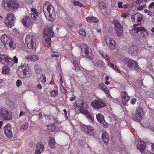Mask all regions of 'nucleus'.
I'll list each match as a JSON object with an SVG mask.
<instances>
[{"label":"nucleus","instance_id":"obj_17","mask_svg":"<svg viewBox=\"0 0 154 154\" xmlns=\"http://www.w3.org/2000/svg\"><path fill=\"white\" fill-rule=\"evenodd\" d=\"M11 126L9 124H6L4 128V130L6 136L10 139L13 137V134L11 130Z\"/></svg>","mask_w":154,"mask_h":154},{"label":"nucleus","instance_id":"obj_11","mask_svg":"<svg viewBox=\"0 0 154 154\" xmlns=\"http://www.w3.org/2000/svg\"><path fill=\"white\" fill-rule=\"evenodd\" d=\"M113 24L115 27V32L118 36H121L123 32L122 26L120 24L119 21L116 20L114 21Z\"/></svg>","mask_w":154,"mask_h":154},{"label":"nucleus","instance_id":"obj_51","mask_svg":"<svg viewBox=\"0 0 154 154\" xmlns=\"http://www.w3.org/2000/svg\"><path fill=\"white\" fill-rule=\"evenodd\" d=\"M130 6V5L128 4H124L123 5V8L126 9L128 8Z\"/></svg>","mask_w":154,"mask_h":154},{"label":"nucleus","instance_id":"obj_28","mask_svg":"<svg viewBox=\"0 0 154 154\" xmlns=\"http://www.w3.org/2000/svg\"><path fill=\"white\" fill-rule=\"evenodd\" d=\"M128 52L133 56L136 55L137 54L136 48L133 46L130 47L128 50Z\"/></svg>","mask_w":154,"mask_h":154},{"label":"nucleus","instance_id":"obj_43","mask_svg":"<svg viewBox=\"0 0 154 154\" xmlns=\"http://www.w3.org/2000/svg\"><path fill=\"white\" fill-rule=\"evenodd\" d=\"M42 78V82L43 83H45L46 82V77L44 74H43L42 75L41 79Z\"/></svg>","mask_w":154,"mask_h":154},{"label":"nucleus","instance_id":"obj_61","mask_svg":"<svg viewBox=\"0 0 154 154\" xmlns=\"http://www.w3.org/2000/svg\"><path fill=\"white\" fill-rule=\"evenodd\" d=\"M37 87L39 89H41L42 88V87L41 85V84H39L37 85Z\"/></svg>","mask_w":154,"mask_h":154},{"label":"nucleus","instance_id":"obj_19","mask_svg":"<svg viewBox=\"0 0 154 154\" xmlns=\"http://www.w3.org/2000/svg\"><path fill=\"white\" fill-rule=\"evenodd\" d=\"M85 54L86 57L92 60L93 59V56L91 49L89 46L86 45L84 47Z\"/></svg>","mask_w":154,"mask_h":154},{"label":"nucleus","instance_id":"obj_46","mask_svg":"<svg viewBox=\"0 0 154 154\" xmlns=\"http://www.w3.org/2000/svg\"><path fill=\"white\" fill-rule=\"evenodd\" d=\"M60 88L61 92L62 93H63L64 94H65V93H66V90L64 89V88L62 85H61Z\"/></svg>","mask_w":154,"mask_h":154},{"label":"nucleus","instance_id":"obj_2","mask_svg":"<svg viewBox=\"0 0 154 154\" xmlns=\"http://www.w3.org/2000/svg\"><path fill=\"white\" fill-rule=\"evenodd\" d=\"M2 6L6 11L14 12L19 8V5L17 0H4Z\"/></svg>","mask_w":154,"mask_h":154},{"label":"nucleus","instance_id":"obj_5","mask_svg":"<svg viewBox=\"0 0 154 154\" xmlns=\"http://www.w3.org/2000/svg\"><path fill=\"white\" fill-rule=\"evenodd\" d=\"M131 114L133 120L135 121L139 122L143 117L144 113L142 108L140 107L137 108L134 112H131Z\"/></svg>","mask_w":154,"mask_h":154},{"label":"nucleus","instance_id":"obj_29","mask_svg":"<svg viewBox=\"0 0 154 154\" xmlns=\"http://www.w3.org/2000/svg\"><path fill=\"white\" fill-rule=\"evenodd\" d=\"M12 60L13 59L12 58L7 56L5 60L6 62L5 64H6L7 65H8L9 66H12L14 65L13 63Z\"/></svg>","mask_w":154,"mask_h":154},{"label":"nucleus","instance_id":"obj_63","mask_svg":"<svg viewBox=\"0 0 154 154\" xmlns=\"http://www.w3.org/2000/svg\"><path fill=\"white\" fill-rule=\"evenodd\" d=\"M151 150L154 151V143L152 144L151 146Z\"/></svg>","mask_w":154,"mask_h":154},{"label":"nucleus","instance_id":"obj_34","mask_svg":"<svg viewBox=\"0 0 154 154\" xmlns=\"http://www.w3.org/2000/svg\"><path fill=\"white\" fill-rule=\"evenodd\" d=\"M98 88L99 89H100L102 91L106 88L107 87L103 83H101L98 85Z\"/></svg>","mask_w":154,"mask_h":154},{"label":"nucleus","instance_id":"obj_10","mask_svg":"<svg viewBox=\"0 0 154 154\" xmlns=\"http://www.w3.org/2000/svg\"><path fill=\"white\" fill-rule=\"evenodd\" d=\"M15 18L14 14L12 13L7 14L5 18V23L8 28H11L14 25V19Z\"/></svg>","mask_w":154,"mask_h":154},{"label":"nucleus","instance_id":"obj_52","mask_svg":"<svg viewBox=\"0 0 154 154\" xmlns=\"http://www.w3.org/2000/svg\"><path fill=\"white\" fill-rule=\"evenodd\" d=\"M35 71H36V72L38 74L40 73L41 71V69L39 68H38L37 69L36 68L35 69Z\"/></svg>","mask_w":154,"mask_h":154},{"label":"nucleus","instance_id":"obj_32","mask_svg":"<svg viewBox=\"0 0 154 154\" xmlns=\"http://www.w3.org/2000/svg\"><path fill=\"white\" fill-rule=\"evenodd\" d=\"M10 67L8 65L7 66H5L2 69V73L5 74H7L8 73L10 70Z\"/></svg>","mask_w":154,"mask_h":154},{"label":"nucleus","instance_id":"obj_41","mask_svg":"<svg viewBox=\"0 0 154 154\" xmlns=\"http://www.w3.org/2000/svg\"><path fill=\"white\" fill-rule=\"evenodd\" d=\"M108 65L110 67H111L113 69H115L116 67V65L112 63L111 62H109L108 63Z\"/></svg>","mask_w":154,"mask_h":154},{"label":"nucleus","instance_id":"obj_45","mask_svg":"<svg viewBox=\"0 0 154 154\" xmlns=\"http://www.w3.org/2000/svg\"><path fill=\"white\" fill-rule=\"evenodd\" d=\"M22 84V82L20 80H18L16 82V85L17 87H19Z\"/></svg>","mask_w":154,"mask_h":154},{"label":"nucleus","instance_id":"obj_6","mask_svg":"<svg viewBox=\"0 0 154 154\" xmlns=\"http://www.w3.org/2000/svg\"><path fill=\"white\" fill-rule=\"evenodd\" d=\"M2 118L5 120H11L12 118V112L7 108L0 107V118Z\"/></svg>","mask_w":154,"mask_h":154},{"label":"nucleus","instance_id":"obj_22","mask_svg":"<svg viewBox=\"0 0 154 154\" xmlns=\"http://www.w3.org/2000/svg\"><path fill=\"white\" fill-rule=\"evenodd\" d=\"M137 148L141 153H143L145 150L146 143L144 141H141L139 143Z\"/></svg>","mask_w":154,"mask_h":154},{"label":"nucleus","instance_id":"obj_47","mask_svg":"<svg viewBox=\"0 0 154 154\" xmlns=\"http://www.w3.org/2000/svg\"><path fill=\"white\" fill-rule=\"evenodd\" d=\"M99 52L102 57L103 58H105V55L106 54V53L104 52L103 51L101 50H100Z\"/></svg>","mask_w":154,"mask_h":154},{"label":"nucleus","instance_id":"obj_21","mask_svg":"<svg viewBox=\"0 0 154 154\" xmlns=\"http://www.w3.org/2000/svg\"><path fill=\"white\" fill-rule=\"evenodd\" d=\"M44 150V146L42 143H38L36 145L35 154H40Z\"/></svg>","mask_w":154,"mask_h":154},{"label":"nucleus","instance_id":"obj_1","mask_svg":"<svg viewBox=\"0 0 154 154\" xmlns=\"http://www.w3.org/2000/svg\"><path fill=\"white\" fill-rule=\"evenodd\" d=\"M43 10L46 18L51 21H54L55 19V12L54 7L49 2H46L44 4Z\"/></svg>","mask_w":154,"mask_h":154},{"label":"nucleus","instance_id":"obj_56","mask_svg":"<svg viewBox=\"0 0 154 154\" xmlns=\"http://www.w3.org/2000/svg\"><path fill=\"white\" fill-rule=\"evenodd\" d=\"M51 57H52L57 58L59 57V55L58 54H52L51 55Z\"/></svg>","mask_w":154,"mask_h":154},{"label":"nucleus","instance_id":"obj_31","mask_svg":"<svg viewBox=\"0 0 154 154\" xmlns=\"http://www.w3.org/2000/svg\"><path fill=\"white\" fill-rule=\"evenodd\" d=\"M49 144L50 148H55V142L54 138L53 137L51 138L49 140Z\"/></svg>","mask_w":154,"mask_h":154},{"label":"nucleus","instance_id":"obj_35","mask_svg":"<svg viewBox=\"0 0 154 154\" xmlns=\"http://www.w3.org/2000/svg\"><path fill=\"white\" fill-rule=\"evenodd\" d=\"M7 56L6 55L4 54L0 55V61L2 63H4L3 62L4 60H5Z\"/></svg>","mask_w":154,"mask_h":154},{"label":"nucleus","instance_id":"obj_4","mask_svg":"<svg viewBox=\"0 0 154 154\" xmlns=\"http://www.w3.org/2000/svg\"><path fill=\"white\" fill-rule=\"evenodd\" d=\"M21 69L22 70L20 71L18 73L20 78L22 79L28 78L31 75V72L29 69L28 64L24 63L20 67L19 69Z\"/></svg>","mask_w":154,"mask_h":154},{"label":"nucleus","instance_id":"obj_44","mask_svg":"<svg viewBox=\"0 0 154 154\" xmlns=\"http://www.w3.org/2000/svg\"><path fill=\"white\" fill-rule=\"evenodd\" d=\"M105 5H104V3H102L100 4L99 5V7L100 9H103L105 8Z\"/></svg>","mask_w":154,"mask_h":154},{"label":"nucleus","instance_id":"obj_42","mask_svg":"<svg viewBox=\"0 0 154 154\" xmlns=\"http://www.w3.org/2000/svg\"><path fill=\"white\" fill-rule=\"evenodd\" d=\"M13 59V63L14 64V63H17L18 62V59L17 57L16 56H14L13 58H12Z\"/></svg>","mask_w":154,"mask_h":154},{"label":"nucleus","instance_id":"obj_62","mask_svg":"<svg viewBox=\"0 0 154 154\" xmlns=\"http://www.w3.org/2000/svg\"><path fill=\"white\" fill-rule=\"evenodd\" d=\"M115 70H116V71H117V72H119V73H120L121 72V71L120 70H119L118 68L116 67V69H115Z\"/></svg>","mask_w":154,"mask_h":154},{"label":"nucleus","instance_id":"obj_54","mask_svg":"<svg viewBox=\"0 0 154 154\" xmlns=\"http://www.w3.org/2000/svg\"><path fill=\"white\" fill-rule=\"evenodd\" d=\"M54 125H57L58 124V120L57 118H54Z\"/></svg>","mask_w":154,"mask_h":154},{"label":"nucleus","instance_id":"obj_24","mask_svg":"<svg viewBox=\"0 0 154 154\" xmlns=\"http://www.w3.org/2000/svg\"><path fill=\"white\" fill-rule=\"evenodd\" d=\"M102 140L105 144L106 143L108 144V142L109 140V137L106 132H104L102 134Z\"/></svg>","mask_w":154,"mask_h":154},{"label":"nucleus","instance_id":"obj_40","mask_svg":"<svg viewBox=\"0 0 154 154\" xmlns=\"http://www.w3.org/2000/svg\"><path fill=\"white\" fill-rule=\"evenodd\" d=\"M58 93L57 91L56 90H53L51 92V96L54 97L58 94Z\"/></svg>","mask_w":154,"mask_h":154},{"label":"nucleus","instance_id":"obj_8","mask_svg":"<svg viewBox=\"0 0 154 154\" xmlns=\"http://www.w3.org/2000/svg\"><path fill=\"white\" fill-rule=\"evenodd\" d=\"M25 43L27 47L30 49H31L32 52H34L36 49V44L32 40V36L31 35H27L25 40Z\"/></svg>","mask_w":154,"mask_h":154},{"label":"nucleus","instance_id":"obj_59","mask_svg":"<svg viewBox=\"0 0 154 154\" xmlns=\"http://www.w3.org/2000/svg\"><path fill=\"white\" fill-rule=\"evenodd\" d=\"M75 97H71L70 98V100L71 101H72L73 100H74L75 99Z\"/></svg>","mask_w":154,"mask_h":154},{"label":"nucleus","instance_id":"obj_15","mask_svg":"<svg viewBox=\"0 0 154 154\" xmlns=\"http://www.w3.org/2000/svg\"><path fill=\"white\" fill-rule=\"evenodd\" d=\"M91 104L92 107L96 109H99L106 106L105 103L98 99H95L91 102Z\"/></svg>","mask_w":154,"mask_h":154},{"label":"nucleus","instance_id":"obj_57","mask_svg":"<svg viewBox=\"0 0 154 154\" xmlns=\"http://www.w3.org/2000/svg\"><path fill=\"white\" fill-rule=\"evenodd\" d=\"M153 6H154V2L151 3L149 5V8L150 9H151L152 8Z\"/></svg>","mask_w":154,"mask_h":154},{"label":"nucleus","instance_id":"obj_9","mask_svg":"<svg viewBox=\"0 0 154 154\" xmlns=\"http://www.w3.org/2000/svg\"><path fill=\"white\" fill-rule=\"evenodd\" d=\"M124 63L129 68L135 70L139 69V66L137 62L135 60L128 58L123 59Z\"/></svg>","mask_w":154,"mask_h":154},{"label":"nucleus","instance_id":"obj_16","mask_svg":"<svg viewBox=\"0 0 154 154\" xmlns=\"http://www.w3.org/2000/svg\"><path fill=\"white\" fill-rule=\"evenodd\" d=\"M104 40L110 49H113L116 48V43L111 38L108 37H105Z\"/></svg>","mask_w":154,"mask_h":154},{"label":"nucleus","instance_id":"obj_64","mask_svg":"<svg viewBox=\"0 0 154 154\" xmlns=\"http://www.w3.org/2000/svg\"><path fill=\"white\" fill-rule=\"evenodd\" d=\"M144 154H154V153L151 152L149 151H147Z\"/></svg>","mask_w":154,"mask_h":154},{"label":"nucleus","instance_id":"obj_7","mask_svg":"<svg viewBox=\"0 0 154 154\" xmlns=\"http://www.w3.org/2000/svg\"><path fill=\"white\" fill-rule=\"evenodd\" d=\"M44 32L45 41L48 44L46 46L49 47L51 46V38L49 36L51 37H54V32L52 30V27L48 28L47 31L45 29H44Z\"/></svg>","mask_w":154,"mask_h":154},{"label":"nucleus","instance_id":"obj_25","mask_svg":"<svg viewBox=\"0 0 154 154\" xmlns=\"http://www.w3.org/2000/svg\"><path fill=\"white\" fill-rule=\"evenodd\" d=\"M92 62L93 63L94 66L97 67H101L104 65V63L100 60H95L92 61Z\"/></svg>","mask_w":154,"mask_h":154},{"label":"nucleus","instance_id":"obj_18","mask_svg":"<svg viewBox=\"0 0 154 154\" xmlns=\"http://www.w3.org/2000/svg\"><path fill=\"white\" fill-rule=\"evenodd\" d=\"M83 130L86 134L89 135H94L96 134L95 131L93 127L90 125L85 126Z\"/></svg>","mask_w":154,"mask_h":154},{"label":"nucleus","instance_id":"obj_39","mask_svg":"<svg viewBox=\"0 0 154 154\" xmlns=\"http://www.w3.org/2000/svg\"><path fill=\"white\" fill-rule=\"evenodd\" d=\"M74 4L75 5L79 6L80 7H81L83 6V5L79 2L75 0L74 1Z\"/></svg>","mask_w":154,"mask_h":154},{"label":"nucleus","instance_id":"obj_14","mask_svg":"<svg viewBox=\"0 0 154 154\" xmlns=\"http://www.w3.org/2000/svg\"><path fill=\"white\" fill-rule=\"evenodd\" d=\"M134 31L140 37L145 38L146 35H148L146 29L143 27H137L134 29Z\"/></svg>","mask_w":154,"mask_h":154},{"label":"nucleus","instance_id":"obj_38","mask_svg":"<svg viewBox=\"0 0 154 154\" xmlns=\"http://www.w3.org/2000/svg\"><path fill=\"white\" fill-rule=\"evenodd\" d=\"M73 64L74 66L77 70L79 69V66L78 64V62L76 60H74L73 61Z\"/></svg>","mask_w":154,"mask_h":154},{"label":"nucleus","instance_id":"obj_48","mask_svg":"<svg viewBox=\"0 0 154 154\" xmlns=\"http://www.w3.org/2000/svg\"><path fill=\"white\" fill-rule=\"evenodd\" d=\"M31 17L32 18V19L34 20H37L36 16L35 14L33 13V14H31Z\"/></svg>","mask_w":154,"mask_h":154},{"label":"nucleus","instance_id":"obj_55","mask_svg":"<svg viewBox=\"0 0 154 154\" xmlns=\"http://www.w3.org/2000/svg\"><path fill=\"white\" fill-rule=\"evenodd\" d=\"M105 57L109 61H110V59L109 56L106 54L105 55Z\"/></svg>","mask_w":154,"mask_h":154},{"label":"nucleus","instance_id":"obj_20","mask_svg":"<svg viewBox=\"0 0 154 154\" xmlns=\"http://www.w3.org/2000/svg\"><path fill=\"white\" fill-rule=\"evenodd\" d=\"M88 108V104L85 102H83L80 104V108L79 109L80 112L86 115L88 112L87 110Z\"/></svg>","mask_w":154,"mask_h":154},{"label":"nucleus","instance_id":"obj_49","mask_svg":"<svg viewBox=\"0 0 154 154\" xmlns=\"http://www.w3.org/2000/svg\"><path fill=\"white\" fill-rule=\"evenodd\" d=\"M145 5H141L137 8L138 10H142L145 8Z\"/></svg>","mask_w":154,"mask_h":154},{"label":"nucleus","instance_id":"obj_36","mask_svg":"<svg viewBox=\"0 0 154 154\" xmlns=\"http://www.w3.org/2000/svg\"><path fill=\"white\" fill-rule=\"evenodd\" d=\"M103 91H104V92L106 94L107 97L110 98H112L110 94V91L107 87Z\"/></svg>","mask_w":154,"mask_h":154},{"label":"nucleus","instance_id":"obj_27","mask_svg":"<svg viewBox=\"0 0 154 154\" xmlns=\"http://www.w3.org/2000/svg\"><path fill=\"white\" fill-rule=\"evenodd\" d=\"M26 59L28 60L35 61L37 60L38 59V55L35 54H30L26 57Z\"/></svg>","mask_w":154,"mask_h":154},{"label":"nucleus","instance_id":"obj_53","mask_svg":"<svg viewBox=\"0 0 154 154\" xmlns=\"http://www.w3.org/2000/svg\"><path fill=\"white\" fill-rule=\"evenodd\" d=\"M136 101V99L134 98H133L131 100V103L133 104H135Z\"/></svg>","mask_w":154,"mask_h":154},{"label":"nucleus","instance_id":"obj_33","mask_svg":"<svg viewBox=\"0 0 154 154\" xmlns=\"http://www.w3.org/2000/svg\"><path fill=\"white\" fill-rule=\"evenodd\" d=\"M28 123L27 122H25L21 126L20 130L21 131L26 130L28 128Z\"/></svg>","mask_w":154,"mask_h":154},{"label":"nucleus","instance_id":"obj_12","mask_svg":"<svg viewBox=\"0 0 154 154\" xmlns=\"http://www.w3.org/2000/svg\"><path fill=\"white\" fill-rule=\"evenodd\" d=\"M142 14L139 13H136L131 16V18L132 21L134 23H136L137 22H138L137 24L133 25V27L134 28H136L137 26L141 24V22L142 19Z\"/></svg>","mask_w":154,"mask_h":154},{"label":"nucleus","instance_id":"obj_37","mask_svg":"<svg viewBox=\"0 0 154 154\" xmlns=\"http://www.w3.org/2000/svg\"><path fill=\"white\" fill-rule=\"evenodd\" d=\"M79 33L83 37H84L86 36V34L85 31L83 29H80L79 31Z\"/></svg>","mask_w":154,"mask_h":154},{"label":"nucleus","instance_id":"obj_23","mask_svg":"<svg viewBox=\"0 0 154 154\" xmlns=\"http://www.w3.org/2000/svg\"><path fill=\"white\" fill-rule=\"evenodd\" d=\"M96 117L98 121L101 123L105 125L106 122L104 119L103 116L100 113H98L96 115Z\"/></svg>","mask_w":154,"mask_h":154},{"label":"nucleus","instance_id":"obj_30","mask_svg":"<svg viewBox=\"0 0 154 154\" xmlns=\"http://www.w3.org/2000/svg\"><path fill=\"white\" fill-rule=\"evenodd\" d=\"M86 20L89 22H93L97 23L98 22L99 20L96 17H88L86 18Z\"/></svg>","mask_w":154,"mask_h":154},{"label":"nucleus","instance_id":"obj_26","mask_svg":"<svg viewBox=\"0 0 154 154\" xmlns=\"http://www.w3.org/2000/svg\"><path fill=\"white\" fill-rule=\"evenodd\" d=\"M126 94L124 92L122 94V102L124 105H125L130 100V97L128 96L126 97Z\"/></svg>","mask_w":154,"mask_h":154},{"label":"nucleus","instance_id":"obj_3","mask_svg":"<svg viewBox=\"0 0 154 154\" xmlns=\"http://www.w3.org/2000/svg\"><path fill=\"white\" fill-rule=\"evenodd\" d=\"M0 39L2 43L4 45L5 48H10L11 50H13L16 48L15 43L10 37H8L6 34L2 35Z\"/></svg>","mask_w":154,"mask_h":154},{"label":"nucleus","instance_id":"obj_50","mask_svg":"<svg viewBox=\"0 0 154 154\" xmlns=\"http://www.w3.org/2000/svg\"><path fill=\"white\" fill-rule=\"evenodd\" d=\"M123 3L120 2L118 3V7L120 8H123V5H122Z\"/></svg>","mask_w":154,"mask_h":154},{"label":"nucleus","instance_id":"obj_60","mask_svg":"<svg viewBox=\"0 0 154 154\" xmlns=\"http://www.w3.org/2000/svg\"><path fill=\"white\" fill-rule=\"evenodd\" d=\"M38 116L40 119H42L43 118L42 112H40L38 114Z\"/></svg>","mask_w":154,"mask_h":154},{"label":"nucleus","instance_id":"obj_13","mask_svg":"<svg viewBox=\"0 0 154 154\" xmlns=\"http://www.w3.org/2000/svg\"><path fill=\"white\" fill-rule=\"evenodd\" d=\"M24 26L26 28L31 27L33 25V21L29 16H25L21 20Z\"/></svg>","mask_w":154,"mask_h":154},{"label":"nucleus","instance_id":"obj_58","mask_svg":"<svg viewBox=\"0 0 154 154\" xmlns=\"http://www.w3.org/2000/svg\"><path fill=\"white\" fill-rule=\"evenodd\" d=\"M127 14L126 13H123L122 14L121 17L124 18H126L127 16Z\"/></svg>","mask_w":154,"mask_h":154}]
</instances>
